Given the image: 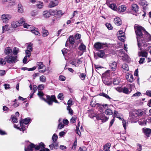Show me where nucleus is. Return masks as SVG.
Segmentation results:
<instances>
[{
  "label": "nucleus",
  "mask_w": 151,
  "mask_h": 151,
  "mask_svg": "<svg viewBox=\"0 0 151 151\" xmlns=\"http://www.w3.org/2000/svg\"><path fill=\"white\" fill-rule=\"evenodd\" d=\"M37 65L38 66V68L40 70L39 72L40 73H44L46 70V68L42 62H39L37 63Z\"/></svg>",
  "instance_id": "obj_7"
},
{
  "label": "nucleus",
  "mask_w": 151,
  "mask_h": 151,
  "mask_svg": "<svg viewBox=\"0 0 151 151\" xmlns=\"http://www.w3.org/2000/svg\"><path fill=\"white\" fill-rule=\"evenodd\" d=\"M108 119L109 118L106 116L104 114L103 116H102L101 120L102 121V122H106Z\"/></svg>",
  "instance_id": "obj_49"
},
{
  "label": "nucleus",
  "mask_w": 151,
  "mask_h": 151,
  "mask_svg": "<svg viewBox=\"0 0 151 151\" xmlns=\"http://www.w3.org/2000/svg\"><path fill=\"white\" fill-rule=\"evenodd\" d=\"M18 22L20 26L22 24H24L25 22V19L23 18H21L20 20H19Z\"/></svg>",
  "instance_id": "obj_52"
},
{
  "label": "nucleus",
  "mask_w": 151,
  "mask_h": 151,
  "mask_svg": "<svg viewBox=\"0 0 151 151\" xmlns=\"http://www.w3.org/2000/svg\"><path fill=\"white\" fill-rule=\"evenodd\" d=\"M122 124H123V126L124 129H126V126L127 123L126 122L125 120H124V119H122Z\"/></svg>",
  "instance_id": "obj_62"
},
{
  "label": "nucleus",
  "mask_w": 151,
  "mask_h": 151,
  "mask_svg": "<svg viewBox=\"0 0 151 151\" xmlns=\"http://www.w3.org/2000/svg\"><path fill=\"white\" fill-rule=\"evenodd\" d=\"M31 31L32 33L35 35H37L38 36H39L40 35V33L38 31L37 29V28H35L33 29H32Z\"/></svg>",
  "instance_id": "obj_40"
},
{
  "label": "nucleus",
  "mask_w": 151,
  "mask_h": 151,
  "mask_svg": "<svg viewBox=\"0 0 151 151\" xmlns=\"http://www.w3.org/2000/svg\"><path fill=\"white\" fill-rule=\"evenodd\" d=\"M38 91L37 95L40 97V98L44 101L47 102L49 105H52L53 101H54L56 103H58L57 101L55 99V96L54 95H52L51 96H49L46 95V99L44 97H43L44 95L43 93L41 91Z\"/></svg>",
  "instance_id": "obj_2"
},
{
  "label": "nucleus",
  "mask_w": 151,
  "mask_h": 151,
  "mask_svg": "<svg viewBox=\"0 0 151 151\" xmlns=\"http://www.w3.org/2000/svg\"><path fill=\"white\" fill-rule=\"evenodd\" d=\"M145 114L144 111L141 109H134L130 114V117L131 121L135 118L141 116Z\"/></svg>",
  "instance_id": "obj_3"
},
{
  "label": "nucleus",
  "mask_w": 151,
  "mask_h": 151,
  "mask_svg": "<svg viewBox=\"0 0 151 151\" xmlns=\"http://www.w3.org/2000/svg\"><path fill=\"white\" fill-rule=\"evenodd\" d=\"M119 55L122 57V59L124 60H129V57L128 55L124 53L122 50H119Z\"/></svg>",
  "instance_id": "obj_9"
},
{
  "label": "nucleus",
  "mask_w": 151,
  "mask_h": 151,
  "mask_svg": "<svg viewBox=\"0 0 151 151\" xmlns=\"http://www.w3.org/2000/svg\"><path fill=\"white\" fill-rule=\"evenodd\" d=\"M68 41L71 45H72L74 44L75 43L74 38L73 36H70V37L68 38L65 44V46L66 47L68 46Z\"/></svg>",
  "instance_id": "obj_12"
},
{
  "label": "nucleus",
  "mask_w": 151,
  "mask_h": 151,
  "mask_svg": "<svg viewBox=\"0 0 151 151\" xmlns=\"http://www.w3.org/2000/svg\"><path fill=\"white\" fill-rule=\"evenodd\" d=\"M1 18L3 22L6 24L8 22L9 20L12 18V16L9 14H4L1 15Z\"/></svg>",
  "instance_id": "obj_6"
},
{
  "label": "nucleus",
  "mask_w": 151,
  "mask_h": 151,
  "mask_svg": "<svg viewBox=\"0 0 151 151\" xmlns=\"http://www.w3.org/2000/svg\"><path fill=\"white\" fill-rule=\"evenodd\" d=\"M86 76V75L84 73H82L80 76V77L82 80H84Z\"/></svg>",
  "instance_id": "obj_61"
},
{
  "label": "nucleus",
  "mask_w": 151,
  "mask_h": 151,
  "mask_svg": "<svg viewBox=\"0 0 151 151\" xmlns=\"http://www.w3.org/2000/svg\"><path fill=\"white\" fill-rule=\"evenodd\" d=\"M139 4L142 6L143 8H146L148 5L147 2L145 0H140Z\"/></svg>",
  "instance_id": "obj_24"
},
{
  "label": "nucleus",
  "mask_w": 151,
  "mask_h": 151,
  "mask_svg": "<svg viewBox=\"0 0 151 151\" xmlns=\"http://www.w3.org/2000/svg\"><path fill=\"white\" fill-rule=\"evenodd\" d=\"M36 6L37 8L40 9L43 6V3L42 2L39 1L37 3Z\"/></svg>",
  "instance_id": "obj_37"
},
{
  "label": "nucleus",
  "mask_w": 151,
  "mask_h": 151,
  "mask_svg": "<svg viewBox=\"0 0 151 151\" xmlns=\"http://www.w3.org/2000/svg\"><path fill=\"white\" fill-rule=\"evenodd\" d=\"M138 55L139 56L145 57L147 58V53L146 52L141 51V52H139Z\"/></svg>",
  "instance_id": "obj_28"
},
{
  "label": "nucleus",
  "mask_w": 151,
  "mask_h": 151,
  "mask_svg": "<svg viewBox=\"0 0 151 151\" xmlns=\"http://www.w3.org/2000/svg\"><path fill=\"white\" fill-rule=\"evenodd\" d=\"M12 52V50L11 48L9 47H7L5 49V53L6 55H9L11 54Z\"/></svg>",
  "instance_id": "obj_25"
},
{
  "label": "nucleus",
  "mask_w": 151,
  "mask_h": 151,
  "mask_svg": "<svg viewBox=\"0 0 151 151\" xmlns=\"http://www.w3.org/2000/svg\"><path fill=\"white\" fill-rule=\"evenodd\" d=\"M67 109L69 111V113L71 115L73 114V112L70 106H68L67 108Z\"/></svg>",
  "instance_id": "obj_58"
},
{
  "label": "nucleus",
  "mask_w": 151,
  "mask_h": 151,
  "mask_svg": "<svg viewBox=\"0 0 151 151\" xmlns=\"http://www.w3.org/2000/svg\"><path fill=\"white\" fill-rule=\"evenodd\" d=\"M21 126V128H20L19 127L17 126L15 124H14V127L15 128H17L18 129H19L20 131L22 130V131H24L26 129V127H24L22 126Z\"/></svg>",
  "instance_id": "obj_50"
},
{
  "label": "nucleus",
  "mask_w": 151,
  "mask_h": 151,
  "mask_svg": "<svg viewBox=\"0 0 151 151\" xmlns=\"http://www.w3.org/2000/svg\"><path fill=\"white\" fill-rule=\"evenodd\" d=\"M114 117H116L117 118H119V119H120L121 120H122V118H121L120 117V116L119 115V113L118 112H117V111H115L114 112Z\"/></svg>",
  "instance_id": "obj_51"
},
{
  "label": "nucleus",
  "mask_w": 151,
  "mask_h": 151,
  "mask_svg": "<svg viewBox=\"0 0 151 151\" xmlns=\"http://www.w3.org/2000/svg\"><path fill=\"white\" fill-rule=\"evenodd\" d=\"M26 50L32 51V45L31 43L29 44L27 47V49Z\"/></svg>",
  "instance_id": "obj_48"
},
{
  "label": "nucleus",
  "mask_w": 151,
  "mask_h": 151,
  "mask_svg": "<svg viewBox=\"0 0 151 151\" xmlns=\"http://www.w3.org/2000/svg\"><path fill=\"white\" fill-rule=\"evenodd\" d=\"M5 59L7 62L10 64L14 63L18 61L16 56L11 55L5 58Z\"/></svg>",
  "instance_id": "obj_5"
},
{
  "label": "nucleus",
  "mask_w": 151,
  "mask_h": 151,
  "mask_svg": "<svg viewBox=\"0 0 151 151\" xmlns=\"http://www.w3.org/2000/svg\"><path fill=\"white\" fill-rule=\"evenodd\" d=\"M131 9L134 13H137L139 11V7L137 4H133L132 5Z\"/></svg>",
  "instance_id": "obj_17"
},
{
  "label": "nucleus",
  "mask_w": 151,
  "mask_h": 151,
  "mask_svg": "<svg viewBox=\"0 0 151 151\" xmlns=\"http://www.w3.org/2000/svg\"><path fill=\"white\" fill-rule=\"evenodd\" d=\"M93 101H92L91 103V105L92 107L95 106L96 105L99 107V109H102L103 107H104V105H101L99 104H93Z\"/></svg>",
  "instance_id": "obj_26"
},
{
  "label": "nucleus",
  "mask_w": 151,
  "mask_h": 151,
  "mask_svg": "<svg viewBox=\"0 0 151 151\" xmlns=\"http://www.w3.org/2000/svg\"><path fill=\"white\" fill-rule=\"evenodd\" d=\"M31 51H29L28 50H26L25 53L26 54V55L25 56L28 58H29L31 55Z\"/></svg>",
  "instance_id": "obj_63"
},
{
  "label": "nucleus",
  "mask_w": 151,
  "mask_h": 151,
  "mask_svg": "<svg viewBox=\"0 0 151 151\" xmlns=\"http://www.w3.org/2000/svg\"><path fill=\"white\" fill-rule=\"evenodd\" d=\"M118 39L121 41L124 42L125 38V37L124 35H118Z\"/></svg>",
  "instance_id": "obj_47"
},
{
  "label": "nucleus",
  "mask_w": 151,
  "mask_h": 151,
  "mask_svg": "<svg viewBox=\"0 0 151 151\" xmlns=\"http://www.w3.org/2000/svg\"><path fill=\"white\" fill-rule=\"evenodd\" d=\"M106 4H107V5L112 10L116 11L117 10V6L116 5L114 4H109L107 2V1L106 2Z\"/></svg>",
  "instance_id": "obj_22"
},
{
  "label": "nucleus",
  "mask_w": 151,
  "mask_h": 151,
  "mask_svg": "<svg viewBox=\"0 0 151 151\" xmlns=\"http://www.w3.org/2000/svg\"><path fill=\"white\" fill-rule=\"evenodd\" d=\"M11 26L12 27L15 28L19 26L20 25L18 21H14L12 22Z\"/></svg>",
  "instance_id": "obj_23"
},
{
  "label": "nucleus",
  "mask_w": 151,
  "mask_h": 151,
  "mask_svg": "<svg viewBox=\"0 0 151 151\" xmlns=\"http://www.w3.org/2000/svg\"><path fill=\"white\" fill-rule=\"evenodd\" d=\"M104 55L105 53L104 51L102 50H100L97 53L98 56L101 58H102Z\"/></svg>",
  "instance_id": "obj_35"
},
{
  "label": "nucleus",
  "mask_w": 151,
  "mask_h": 151,
  "mask_svg": "<svg viewBox=\"0 0 151 151\" xmlns=\"http://www.w3.org/2000/svg\"><path fill=\"white\" fill-rule=\"evenodd\" d=\"M77 117L76 116H73L70 120V122L71 123H74L76 122L77 120Z\"/></svg>",
  "instance_id": "obj_43"
},
{
  "label": "nucleus",
  "mask_w": 151,
  "mask_h": 151,
  "mask_svg": "<svg viewBox=\"0 0 151 151\" xmlns=\"http://www.w3.org/2000/svg\"><path fill=\"white\" fill-rule=\"evenodd\" d=\"M70 63L74 66L77 67L81 64L82 61H81V59H75L72 60L70 62Z\"/></svg>",
  "instance_id": "obj_8"
},
{
  "label": "nucleus",
  "mask_w": 151,
  "mask_h": 151,
  "mask_svg": "<svg viewBox=\"0 0 151 151\" xmlns=\"http://www.w3.org/2000/svg\"><path fill=\"white\" fill-rule=\"evenodd\" d=\"M110 70H108L106 71L105 73L103 74L102 78V79L103 83L106 85L108 86H111L112 84V83L110 81H107L106 78L105 76H104L106 74L107 72H108Z\"/></svg>",
  "instance_id": "obj_10"
},
{
  "label": "nucleus",
  "mask_w": 151,
  "mask_h": 151,
  "mask_svg": "<svg viewBox=\"0 0 151 151\" xmlns=\"http://www.w3.org/2000/svg\"><path fill=\"white\" fill-rule=\"evenodd\" d=\"M126 77L128 81L130 82H132L134 81V77L133 75L131 73H128L127 74Z\"/></svg>",
  "instance_id": "obj_19"
},
{
  "label": "nucleus",
  "mask_w": 151,
  "mask_h": 151,
  "mask_svg": "<svg viewBox=\"0 0 151 151\" xmlns=\"http://www.w3.org/2000/svg\"><path fill=\"white\" fill-rule=\"evenodd\" d=\"M122 92L126 94H129L130 93L131 91H129L127 88L124 87L123 88Z\"/></svg>",
  "instance_id": "obj_39"
},
{
  "label": "nucleus",
  "mask_w": 151,
  "mask_h": 151,
  "mask_svg": "<svg viewBox=\"0 0 151 151\" xmlns=\"http://www.w3.org/2000/svg\"><path fill=\"white\" fill-rule=\"evenodd\" d=\"M44 85L42 84L39 85L37 87L38 91L42 90L44 89Z\"/></svg>",
  "instance_id": "obj_60"
},
{
  "label": "nucleus",
  "mask_w": 151,
  "mask_h": 151,
  "mask_svg": "<svg viewBox=\"0 0 151 151\" xmlns=\"http://www.w3.org/2000/svg\"><path fill=\"white\" fill-rule=\"evenodd\" d=\"M58 138L57 135L55 134H54L52 137V139L54 142H56Z\"/></svg>",
  "instance_id": "obj_55"
},
{
  "label": "nucleus",
  "mask_w": 151,
  "mask_h": 151,
  "mask_svg": "<svg viewBox=\"0 0 151 151\" xmlns=\"http://www.w3.org/2000/svg\"><path fill=\"white\" fill-rule=\"evenodd\" d=\"M40 81L42 82H45L46 81V77L43 75L40 77Z\"/></svg>",
  "instance_id": "obj_46"
},
{
  "label": "nucleus",
  "mask_w": 151,
  "mask_h": 151,
  "mask_svg": "<svg viewBox=\"0 0 151 151\" xmlns=\"http://www.w3.org/2000/svg\"><path fill=\"white\" fill-rule=\"evenodd\" d=\"M126 9V7L124 5H122L117 8L116 11L121 13L124 12Z\"/></svg>",
  "instance_id": "obj_20"
},
{
  "label": "nucleus",
  "mask_w": 151,
  "mask_h": 151,
  "mask_svg": "<svg viewBox=\"0 0 151 151\" xmlns=\"http://www.w3.org/2000/svg\"><path fill=\"white\" fill-rule=\"evenodd\" d=\"M9 27L8 24H6L5 26L2 27V33H3L5 31H6Z\"/></svg>",
  "instance_id": "obj_44"
},
{
  "label": "nucleus",
  "mask_w": 151,
  "mask_h": 151,
  "mask_svg": "<svg viewBox=\"0 0 151 151\" xmlns=\"http://www.w3.org/2000/svg\"><path fill=\"white\" fill-rule=\"evenodd\" d=\"M42 36L43 37H46L47 36L49 33L47 30L45 29L44 27H43L42 28Z\"/></svg>",
  "instance_id": "obj_29"
},
{
  "label": "nucleus",
  "mask_w": 151,
  "mask_h": 151,
  "mask_svg": "<svg viewBox=\"0 0 151 151\" xmlns=\"http://www.w3.org/2000/svg\"><path fill=\"white\" fill-rule=\"evenodd\" d=\"M59 4V2L57 0H54L51 1L49 3L48 6L51 8L57 6Z\"/></svg>",
  "instance_id": "obj_15"
},
{
  "label": "nucleus",
  "mask_w": 151,
  "mask_h": 151,
  "mask_svg": "<svg viewBox=\"0 0 151 151\" xmlns=\"http://www.w3.org/2000/svg\"><path fill=\"white\" fill-rule=\"evenodd\" d=\"M103 44L99 42L96 43L94 45V47L96 50H99L103 48Z\"/></svg>",
  "instance_id": "obj_18"
},
{
  "label": "nucleus",
  "mask_w": 151,
  "mask_h": 151,
  "mask_svg": "<svg viewBox=\"0 0 151 151\" xmlns=\"http://www.w3.org/2000/svg\"><path fill=\"white\" fill-rule=\"evenodd\" d=\"M145 35L147 40L148 41H151V36L147 31L145 32Z\"/></svg>",
  "instance_id": "obj_38"
},
{
  "label": "nucleus",
  "mask_w": 151,
  "mask_h": 151,
  "mask_svg": "<svg viewBox=\"0 0 151 151\" xmlns=\"http://www.w3.org/2000/svg\"><path fill=\"white\" fill-rule=\"evenodd\" d=\"M106 26L107 27V28L109 29V30H111L112 29V26L111 24L109 23H106Z\"/></svg>",
  "instance_id": "obj_56"
},
{
  "label": "nucleus",
  "mask_w": 151,
  "mask_h": 151,
  "mask_svg": "<svg viewBox=\"0 0 151 151\" xmlns=\"http://www.w3.org/2000/svg\"><path fill=\"white\" fill-rule=\"evenodd\" d=\"M50 149L51 150L57 149L58 147V143L56 142H53V143L49 145Z\"/></svg>",
  "instance_id": "obj_16"
},
{
  "label": "nucleus",
  "mask_w": 151,
  "mask_h": 151,
  "mask_svg": "<svg viewBox=\"0 0 151 151\" xmlns=\"http://www.w3.org/2000/svg\"><path fill=\"white\" fill-rule=\"evenodd\" d=\"M122 70H123L124 71H127L129 70V67L126 64H124L122 65Z\"/></svg>",
  "instance_id": "obj_31"
},
{
  "label": "nucleus",
  "mask_w": 151,
  "mask_h": 151,
  "mask_svg": "<svg viewBox=\"0 0 151 151\" xmlns=\"http://www.w3.org/2000/svg\"><path fill=\"white\" fill-rule=\"evenodd\" d=\"M43 14L44 17L46 18L49 17L51 15L50 12H49L47 11H44L43 12Z\"/></svg>",
  "instance_id": "obj_32"
},
{
  "label": "nucleus",
  "mask_w": 151,
  "mask_h": 151,
  "mask_svg": "<svg viewBox=\"0 0 151 151\" xmlns=\"http://www.w3.org/2000/svg\"><path fill=\"white\" fill-rule=\"evenodd\" d=\"M31 119L29 118H26L25 119L20 121V123L21 126H23V124H27L28 123L30 122Z\"/></svg>",
  "instance_id": "obj_13"
},
{
  "label": "nucleus",
  "mask_w": 151,
  "mask_h": 151,
  "mask_svg": "<svg viewBox=\"0 0 151 151\" xmlns=\"http://www.w3.org/2000/svg\"><path fill=\"white\" fill-rule=\"evenodd\" d=\"M109 65L110 68L112 70L115 71L116 70L117 63L116 62H111L109 63Z\"/></svg>",
  "instance_id": "obj_11"
},
{
  "label": "nucleus",
  "mask_w": 151,
  "mask_h": 151,
  "mask_svg": "<svg viewBox=\"0 0 151 151\" xmlns=\"http://www.w3.org/2000/svg\"><path fill=\"white\" fill-rule=\"evenodd\" d=\"M6 61H5L4 59L0 58V65H3L6 64Z\"/></svg>",
  "instance_id": "obj_57"
},
{
  "label": "nucleus",
  "mask_w": 151,
  "mask_h": 151,
  "mask_svg": "<svg viewBox=\"0 0 151 151\" xmlns=\"http://www.w3.org/2000/svg\"><path fill=\"white\" fill-rule=\"evenodd\" d=\"M45 145L43 143H40L38 145H35L31 143L27 148H24L25 151H32L35 148L36 150H39L40 148H42L44 147Z\"/></svg>",
  "instance_id": "obj_4"
},
{
  "label": "nucleus",
  "mask_w": 151,
  "mask_h": 151,
  "mask_svg": "<svg viewBox=\"0 0 151 151\" xmlns=\"http://www.w3.org/2000/svg\"><path fill=\"white\" fill-rule=\"evenodd\" d=\"M99 95L101 96H103L106 99H109V100L111 99V98L109 96V95L104 93H101L99 94Z\"/></svg>",
  "instance_id": "obj_36"
},
{
  "label": "nucleus",
  "mask_w": 151,
  "mask_h": 151,
  "mask_svg": "<svg viewBox=\"0 0 151 151\" xmlns=\"http://www.w3.org/2000/svg\"><path fill=\"white\" fill-rule=\"evenodd\" d=\"M111 147V144L109 143H107L104 146V150L105 151H107L109 150Z\"/></svg>",
  "instance_id": "obj_33"
},
{
  "label": "nucleus",
  "mask_w": 151,
  "mask_h": 151,
  "mask_svg": "<svg viewBox=\"0 0 151 151\" xmlns=\"http://www.w3.org/2000/svg\"><path fill=\"white\" fill-rule=\"evenodd\" d=\"M103 114L100 113L96 115V117L97 120H101L102 116H103Z\"/></svg>",
  "instance_id": "obj_42"
},
{
  "label": "nucleus",
  "mask_w": 151,
  "mask_h": 151,
  "mask_svg": "<svg viewBox=\"0 0 151 151\" xmlns=\"http://www.w3.org/2000/svg\"><path fill=\"white\" fill-rule=\"evenodd\" d=\"M58 99L62 100H63L64 97L63 96V95L62 93H60L58 96Z\"/></svg>",
  "instance_id": "obj_59"
},
{
  "label": "nucleus",
  "mask_w": 151,
  "mask_h": 151,
  "mask_svg": "<svg viewBox=\"0 0 151 151\" xmlns=\"http://www.w3.org/2000/svg\"><path fill=\"white\" fill-rule=\"evenodd\" d=\"M105 113L107 115H110L112 114V112L111 109H108L106 110Z\"/></svg>",
  "instance_id": "obj_41"
},
{
  "label": "nucleus",
  "mask_w": 151,
  "mask_h": 151,
  "mask_svg": "<svg viewBox=\"0 0 151 151\" xmlns=\"http://www.w3.org/2000/svg\"><path fill=\"white\" fill-rule=\"evenodd\" d=\"M51 15L54 16L57 14V10H52L50 12Z\"/></svg>",
  "instance_id": "obj_54"
},
{
  "label": "nucleus",
  "mask_w": 151,
  "mask_h": 151,
  "mask_svg": "<svg viewBox=\"0 0 151 151\" xmlns=\"http://www.w3.org/2000/svg\"><path fill=\"white\" fill-rule=\"evenodd\" d=\"M114 22L115 24L119 26L122 24L121 20L119 17H116L114 19Z\"/></svg>",
  "instance_id": "obj_21"
},
{
  "label": "nucleus",
  "mask_w": 151,
  "mask_h": 151,
  "mask_svg": "<svg viewBox=\"0 0 151 151\" xmlns=\"http://www.w3.org/2000/svg\"><path fill=\"white\" fill-rule=\"evenodd\" d=\"M18 11L20 13H22L23 12V6L21 4H19L18 5Z\"/></svg>",
  "instance_id": "obj_34"
},
{
  "label": "nucleus",
  "mask_w": 151,
  "mask_h": 151,
  "mask_svg": "<svg viewBox=\"0 0 151 151\" xmlns=\"http://www.w3.org/2000/svg\"><path fill=\"white\" fill-rule=\"evenodd\" d=\"M86 46L83 43H81L78 47V49L81 51H84L86 49Z\"/></svg>",
  "instance_id": "obj_30"
},
{
  "label": "nucleus",
  "mask_w": 151,
  "mask_h": 151,
  "mask_svg": "<svg viewBox=\"0 0 151 151\" xmlns=\"http://www.w3.org/2000/svg\"><path fill=\"white\" fill-rule=\"evenodd\" d=\"M88 113L89 114V116L91 118H93L94 117L96 116L94 113V111L93 110H88Z\"/></svg>",
  "instance_id": "obj_27"
},
{
  "label": "nucleus",
  "mask_w": 151,
  "mask_h": 151,
  "mask_svg": "<svg viewBox=\"0 0 151 151\" xmlns=\"http://www.w3.org/2000/svg\"><path fill=\"white\" fill-rule=\"evenodd\" d=\"M145 94L148 96L151 97V91H147L145 93Z\"/></svg>",
  "instance_id": "obj_64"
},
{
  "label": "nucleus",
  "mask_w": 151,
  "mask_h": 151,
  "mask_svg": "<svg viewBox=\"0 0 151 151\" xmlns=\"http://www.w3.org/2000/svg\"><path fill=\"white\" fill-rule=\"evenodd\" d=\"M120 82V79L119 78L115 79L114 80L113 83L114 85H118Z\"/></svg>",
  "instance_id": "obj_45"
},
{
  "label": "nucleus",
  "mask_w": 151,
  "mask_h": 151,
  "mask_svg": "<svg viewBox=\"0 0 151 151\" xmlns=\"http://www.w3.org/2000/svg\"><path fill=\"white\" fill-rule=\"evenodd\" d=\"M134 28L137 35L138 45L139 47L140 48L141 46L145 45L142 32H144L145 34V32L147 31L144 27L139 25L135 26Z\"/></svg>",
  "instance_id": "obj_1"
},
{
  "label": "nucleus",
  "mask_w": 151,
  "mask_h": 151,
  "mask_svg": "<svg viewBox=\"0 0 151 151\" xmlns=\"http://www.w3.org/2000/svg\"><path fill=\"white\" fill-rule=\"evenodd\" d=\"M142 131L144 134L147 137L150 136L151 134V129H150L144 128L142 129Z\"/></svg>",
  "instance_id": "obj_14"
},
{
  "label": "nucleus",
  "mask_w": 151,
  "mask_h": 151,
  "mask_svg": "<svg viewBox=\"0 0 151 151\" xmlns=\"http://www.w3.org/2000/svg\"><path fill=\"white\" fill-rule=\"evenodd\" d=\"M19 52V49L18 48L16 47H14L13 50V53L15 55H17V54Z\"/></svg>",
  "instance_id": "obj_53"
}]
</instances>
